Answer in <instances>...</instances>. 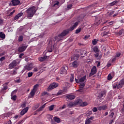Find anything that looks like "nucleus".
I'll use <instances>...</instances> for the list:
<instances>
[{
    "label": "nucleus",
    "instance_id": "nucleus-1",
    "mask_svg": "<svg viewBox=\"0 0 124 124\" xmlns=\"http://www.w3.org/2000/svg\"><path fill=\"white\" fill-rule=\"evenodd\" d=\"M58 39V37H55L53 41H49V45L47 46L46 49L44 52V53L46 55V54H47V53L49 52L51 53L55 48V45H56V44H55V42H58V41H60V40H57Z\"/></svg>",
    "mask_w": 124,
    "mask_h": 124
},
{
    "label": "nucleus",
    "instance_id": "nucleus-2",
    "mask_svg": "<svg viewBox=\"0 0 124 124\" xmlns=\"http://www.w3.org/2000/svg\"><path fill=\"white\" fill-rule=\"evenodd\" d=\"M36 7L33 6L32 7H30L29 8L27 9L26 11L27 13V17L28 19H31L32 17H33V15L36 13Z\"/></svg>",
    "mask_w": 124,
    "mask_h": 124
},
{
    "label": "nucleus",
    "instance_id": "nucleus-3",
    "mask_svg": "<svg viewBox=\"0 0 124 124\" xmlns=\"http://www.w3.org/2000/svg\"><path fill=\"white\" fill-rule=\"evenodd\" d=\"M78 22H76L72 27L70 28L69 29L64 30L60 34L58 35V37H60V36H65L66 34H68L69 31H73V30H74V29H75V28L78 26Z\"/></svg>",
    "mask_w": 124,
    "mask_h": 124
},
{
    "label": "nucleus",
    "instance_id": "nucleus-4",
    "mask_svg": "<svg viewBox=\"0 0 124 124\" xmlns=\"http://www.w3.org/2000/svg\"><path fill=\"white\" fill-rule=\"evenodd\" d=\"M124 85V79H123L120 80L118 83H115L113 84V89H121L123 88V86Z\"/></svg>",
    "mask_w": 124,
    "mask_h": 124
},
{
    "label": "nucleus",
    "instance_id": "nucleus-5",
    "mask_svg": "<svg viewBox=\"0 0 124 124\" xmlns=\"http://www.w3.org/2000/svg\"><path fill=\"white\" fill-rule=\"evenodd\" d=\"M58 86H59V84L53 82L51 83L47 88V91H51L53 89H55V88H57Z\"/></svg>",
    "mask_w": 124,
    "mask_h": 124
},
{
    "label": "nucleus",
    "instance_id": "nucleus-6",
    "mask_svg": "<svg viewBox=\"0 0 124 124\" xmlns=\"http://www.w3.org/2000/svg\"><path fill=\"white\" fill-rule=\"evenodd\" d=\"M28 47V45H22L20 46H19L18 48V52H24L25 51L27 48Z\"/></svg>",
    "mask_w": 124,
    "mask_h": 124
},
{
    "label": "nucleus",
    "instance_id": "nucleus-7",
    "mask_svg": "<svg viewBox=\"0 0 124 124\" xmlns=\"http://www.w3.org/2000/svg\"><path fill=\"white\" fill-rule=\"evenodd\" d=\"M17 62H18V60H14L9 65V67L10 69H12V68H14V67L17 65Z\"/></svg>",
    "mask_w": 124,
    "mask_h": 124
},
{
    "label": "nucleus",
    "instance_id": "nucleus-8",
    "mask_svg": "<svg viewBox=\"0 0 124 124\" xmlns=\"http://www.w3.org/2000/svg\"><path fill=\"white\" fill-rule=\"evenodd\" d=\"M95 73H96V66H93L91 69V73L89 74V77L93 76V75H94Z\"/></svg>",
    "mask_w": 124,
    "mask_h": 124
},
{
    "label": "nucleus",
    "instance_id": "nucleus-9",
    "mask_svg": "<svg viewBox=\"0 0 124 124\" xmlns=\"http://www.w3.org/2000/svg\"><path fill=\"white\" fill-rule=\"evenodd\" d=\"M11 2H12V4L13 5V6H15L16 5H18V4L20 3V0H12Z\"/></svg>",
    "mask_w": 124,
    "mask_h": 124
},
{
    "label": "nucleus",
    "instance_id": "nucleus-10",
    "mask_svg": "<svg viewBox=\"0 0 124 124\" xmlns=\"http://www.w3.org/2000/svg\"><path fill=\"white\" fill-rule=\"evenodd\" d=\"M24 68L26 70H28V71L31 70V69H32V64H29L26 66H25Z\"/></svg>",
    "mask_w": 124,
    "mask_h": 124
},
{
    "label": "nucleus",
    "instance_id": "nucleus-11",
    "mask_svg": "<svg viewBox=\"0 0 124 124\" xmlns=\"http://www.w3.org/2000/svg\"><path fill=\"white\" fill-rule=\"evenodd\" d=\"M29 110V108L28 107H26L24 108H23L21 111L20 112V115L21 116H24V114L25 113H27V112H28V110Z\"/></svg>",
    "mask_w": 124,
    "mask_h": 124
},
{
    "label": "nucleus",
    "instance_id": "nucleus-12",
    "mask_svg": "<svg viewBox=\"0 0 124 124\" xmlns=\"http://www.w3.org/2000/svg\"><path fill=\"white\" fill-rule=\"evenodd\" d=\"M60 73L61 74H66V73H67V71H66L65 67L61 68L60 70Z\"/></svg>",
    "mask_w": 124,
    "mask_h": 124
},
{
    "label": "nucleus",
    "instance_id": "nucleus-13",
    "mask_svg": "<svg viewBox=\"0 0 124 124\" xmlns=\"http://www.w3.org/2000/svg\"><path fill=\"white\" fill-rule=\"evenodd\" d=\"M98 110L99 111H101V110H106L107 109V106L106 105L101 106L97 107Z\"/></svg>",
    "mask_w": 124,
    "mask_h": 124
},
{
    "label": "nucleus",
    "instance_id": "nucleus-14",
    "mask_svg": "<svg viewBox=\"0 0 124 124\" xmlns=\"http://www.w3.org/2000/svg\"><path fill=\"white\" fill-rule=\"evenodd\" d=\"M79 84L86 83V76L82 77L79 79Z\"/></svg>",
    "mask_w": 124,
    "mask_h": 124
},
{
    "label": "nucleus",
    "instance_id": "nucleus-15",
    "mask_svg": "<svg viewBox=\"0 0 124 124\" xmlns=\"http://www.w3.org/2000/svg\"><path fill=\"white\" fill-rule=\"evenodd\" d=\"M15 92V91H14L12 92L11 94V96H12L11 97L12 100H14V101H15V100L17 99V96H16V95H13V93H14Z\"/></svg>",
    "mask_w": 124,
    "mask_h": 124
},
{
    "label": "nucleus",
    "instance_id": "nucleus-16",
    "mask_svg": "<svg viewBox=\"0 0 124 124\" xmlns=\"http://www.w3.org/2000/svg\"><path fill=\"white\" fill-rule=\"evenodd\" d=\"M66 92V90H65V89H63V90H60L58 91V92L57 93V95H62V94H64V92Z\"/></svg>",
    "mask_w": 124,
    "mask_h": 124
},
{
    "label": "nucleus",
    "instance_id": "nucleus-17",
    "mask_svg": "<svg viewBox=\"0 0 124 124\" xmlns=\"http://www.w3.org/2000/svg\"><path fill=\"white\" fill-rule=\"evenodd\" d=\"M35 94V91L34 90H32L29 96V98H32V97L34 96Z\"/></svg>",
    "mask_w": 124,
    "mask_h": 124
},
{
    "label": "nucleus",
    "instance_id": "nucleus-18",
    "mask_svg": "<svg viewBox=\"0 0 124 124\" xmlns=\"http://www.w3.org/2000/svg\"><path fill=\"white\" fill-rule=\"evenodd\" d=\"M78 65H79V63L77 61H74L72 62V66L74 68L78 67Z\"/></svg>",
    "mask_w": 124,
    "mask_h": 124
},
{
    "label": "nucleus",
    "instance_id": "nucleus-19",
    "mask_svg": "<svg viewBox=\"0 0 124 124\" xmlns=\"http://www.w3.org/2000/svg\"><path fill=\"white\" fill-rule=\"evenodd\" d=\"M85 83H80L79 86V89L78 90V92H82V90H83L84 87H85Z\"/></svg>",
    "mask_w": 124,
    "mask_h": 124
},
{
    "label": "nucleus",
    "instance_id": "nucleus-20",
    "mask_svg": "<svg viewBox=\"0 0 124 124\" xmlns=\"http://www.w3.org/2000/svg\"><path fill=\"white\" fill-rule=\"evenodd\" d=\"M23 13H19L14 18V20H17V19H19L20 17L23 16Z\"/></svg>",
    "mask_w": 124,
    "mask_h": 124
},
{
    "label": "nucleus",
    "instance_id": "nucleus-21",
    "mask_svg": "<svg viewBox=\"0 0 124 124\" xmlns=\"http://www.w3.org/2000/svg\"><path fill=\"white\" fill-rule=\"evenodd\" d=\"M105 92L104 91H102L101 93H99V96L98 97H99V98H102V97H104V96H105Z\"/></svg>",
    "mask_w": 124,
    "mask_h": 124
},
{
    "label": "nucleus",
    "instance_id": "nucleus-22",
    "mask_svg": "<svg viewBox=\"0 0 124 124\" xmlns=\"http://www.w3.org/2000/svg\"><path fill=\"white\" fill-rule=\"evenodd\" d=\"M46 59H47V56H45L44 57H39L38 60L40 62H44Z\"/></svg>",
    "mask_w": 124,
    "mask_h": 124
},
{
    "label": "nucleus",
    "instance_id": "nucleus-23",
    "mask_svg": "<svg viewBox=\"0 0 124 124\" xmlns=\"http://www.w3.org/2000/svg\"><path fill=\"white\" fill-rule=\"evenodd\" d=\"M53 7H55L56 8H59L60 6V2L56 1L54 4H52Z\"/></svg>",
    "mask_w": 124,
    "mask_h": 124
},
{
    "label": "nucleus",
    "instance_id": "nucleus-24",
    "mask_svg": "<svg viewBox=\"0 0 124 124\" xmlns=\"http://www.w3.org/2000/svg\"><path fill=\"white\" fill-rule=\"evenodd\" d=\"M66 97L68 99L72 100V99H74L75 98V96L74 95H68L66 96Z\"/></svg>",
    "mask_w": 124,
    "mask_h": 124
},
{
    "label": "nucleus",
    "instance_id": "nucleus-25",
    "mask_svg": "<svg viewBox=\"0 0 124 124\" xmlns=\"http://www.w3.org/2000/svg\"><path fill=\"white\" fill-rule=\"evenodd\" d=\"M93 51L94 53H99V49H98V47H97V46H95L93 48Z\"/></svg>",
    "mask_w": 124,
    "mask_h": 124
},
{
    "label": "nucleus",
    "instance_id": "nucleus-26",
    "mask_svg": "<svg viewBox=\"0 0 124 124\" xmlns=\"http://www.w3.org/2000/svg\"><path fill=\"white\" fill-rule=\"evenodd\" d=\"M54 120L56 123H57L59 124V123H61V119H60L59 117L55 116L54 117Z\"/></svg>",
    "mask_w": 124,
    "mask_h": 124
},
{
    "label": "nucleus",
    "instance_id": "nucleus-27",
    "mask_svg": "<svg viewBox=\"0 0 124 124\" xmlns=\"http://www.w3.org/2000/svg\"><path fill=\"white\" fill-rule=\"evenodd\" d=\"M118 3L117 1H114L108 4L109 6H114V5H116Z\"/></svg>",
    "mask_w": 124,
    "mask_h": 124
},
{
    "label": "nucleus",
    "instance_id": "nucleus-28",
    "mask_svg": "<svg viewBox=\"0 0 124 124\" xmlns=\"http://www.w3.org/2000/svg\"><path fill=\"white\" fill-rule=\"evenodd\" d=\"M0 38H1L2 39H4V38H5V34L2 32H0Z\"/></svg>",
    "mask_w": 124,
    "mask_h": 124
},
{
    "label": "nucleus",
    "instance_id": "nucleus-29",
    "mask_svg": "<svg viewBox=\"0 0 124 124\" xmlns=\"http://www.w3.org/2000/svg\"><path fill=\"white\" fill-rule=\"evenodd\" d=\"M97 42H98V40L96 39H94L93 40H92L93 45H96V44H97Z\"/></svg>",
    "mask_w": 124,
    "mask_h": 124
},
{
    "label": "nucleus",
    "instance_id": "nucleus-30",
    "mask_svg": "<svg viewBox=\"0 0 124 124\" xmlns=\"http://www.w3.org/2000/svg\"><path fill=\"white\" fill-rule=\"evenodd\" d=\"M74 103H72V102H70L69 104H68L67 105V107L68 108H71V107H73V106H74Z\"/></svg>",
    "mask_w": 124,
    "mask_h": 124
},
{
    "label": "nucleus",
    "instance_id": "nucleus-31",
    "mask_svg": "<svg viewBox=\"0 0 124 124\" xmlns=\"http://www.w3.org/2000/svg\"><path fill=\"white\" fill-rule=\"evenodd\" d=\"M17 74V71L14 70L13 72H10V75L12 76H14V75H16Z\"/></svg>",
    "mask_w": 124,
    "mask_h": 124
},
{
    "label": "nucleus",
    "instance_id": "nucleus-32",
    "mask_svg": "<svg viewBox=\"0 0 124 124\" xmlns=\"http://www.w3.org/2000/svg\"><path fill=\"white\" fill-rule=\"evenodd\" d=\"M23 36L20 35L19 36L18 40L19 42H22V41H23Z\"/></svg>",
    "mask_w": 124,
    "mask_h": 124
},
{
    "label": "nucleus",
    "instance_id": "nucleus-33",
    "mask_svg": "<svg viewBox=\"0 0 124 124\" xmlns=\"http://www.w3.org/2000/svg\"><path fill=\"white\" fill-rule=\"evenodd\" d=\"M47 119H48V121H52V119L53 118V116L51 115L48 114L47 116Z\"/></svg>",
    "mask_w": 124,
    "mask_h": 124
},
{
    "label": "nucleus",
    "instance_id": "nucleus-34",
    "mask_svg": "<svg viewBox=\"0 0 124 124\" xmlns=\"http://www.w3.org/2000/svg\"><path fill=\"white\" fill-rule=\"evenodd\" d=\"M74 80V75L71 74V76L70 77V82L72 83V82H73Z\"/></svg>",
    "mask_w": 124,
    "mask_h": 124
},
{
    "label": "nucleus",
    "instance_id": "nucleus-35",
    "mask_svg": "<svg viewBox=\"0 0 124 124\" xmlns=\"http://www.w3.org/2000/svg\"><path fill=\"white\" fill-rule=\"evenodd\" d=\"M88 105V103L86 102H84L81 104V106L84 107V106H87Z\"/></svg>",
    "mask_w": 124,
    "mask_h": 124
},
{
    "label": "nucleus",
    "instance_id": "nucleus-36",
    "mask_svg": "<svg viewBox=\"0 0 124 124\" xmlns=\"http://www.w3.org/2000/svg\"><path fill=\"white\" fill-rule=\"evenodd\" d=\"M54 107H55V105H52L49 107V111H52L54 109Z\"/></svg>",
    "mask_w": 124,
    "mask_h": 124
},
{
    "label": "nucleus",
    "instance_id": "nucleus-37",
    "mask_svg": "<svg viewBox=\"0 0 124 124\" xmlns=\"http://www.w3.org/2000/svg\"><path fill=\"white\" fill-rule=\"evenodd\" d=\"M112 78H113V76H112L111 74H108V80H112Z\"/></svg>",
    "mask_w": 124,
    "mask_h": 124
},
{
    "label": "nucleus",
    "instance_id": "nucleus-38",
    "mask_svg": "<svg viewBox=\"0 0 124 124\" xmlns=\"http://www.w3.org/2000/svg\"><path fill=\"white\" fill-rule=\"evenodd\" d=\"M39 86V85L38 84L35 85L33 87V91H34L35 92V90H36V89L38 88Z\"/></svg>",
    "mask_w": 124,
    "mask_h": 124
},
{
    "label": "nucleus",
    "instance_id": "nucleus-39",
    "mask_svg": "<svg viewBox=\"0 0 124 124\" xmlns=\"http://www.w3.org/2000/svg\"><path fill=\"white\" fill-rule=\"evenodd\" d=\"M15 83H21V80H20V78H16L15 80Z\"/></svg>",
    "mask_w": 124,
    "mask_h": 124
},
{
    "label": "nucleus",
    "instance_id": "nucleus-40",
    "mask_svg": "<svg viewBox=\"0 0 124 124\" xmlns=\"http://www.w3.org/2000/svg\"><path fill=\"white\" fill-rule=\"evenodd\" d=\"M81 30H82L81 28H79L78 29H77L76 30V33H79V32H80V31H81Z\"/></svg>",
    "mask_w": 124,
    "mask_h": 124
},
{
    "label": "nucleus",
    "instance_id": "nucleus-41",
    "mask_svg": "<svg viewBox=\"0 0 124 124\" xmlns=\"http://www.w3.org/2000/svg\"><path fill=\"white\" fill-rule=\"evenodd\" d=\"M74 59H75V60L77 61V60H78V59H79V55H78V54L74 56Z\"/></svg>",
    "mask_w": 124,
    "mask_h": 124
},
{
    "label": "nucleus",
    "instance_id": "nucleus-42",
    "mask_svg": "<svg viewBox=\"0 0 124 124\" xmlns=\"http://www.w3.org/2000/svg\"><path fill=\"white\" fill-rule=\"evenodd\" d=\"M36 40H37V38L34 37V38H32L30 40V42H32V41H36Z\"/></svg>",
    "mask_w": 124,
    "mask_h": 124
},
{
    "label": "nucleus",
    "instance_id": "nucleus-43",
    "mask_svg": "<svg viewBox=\"0 0 124 124\" xmlns=\"http://www.w3.org/2000/svg\"><path fill=\"white\" fill-rule=\"evenodd\" d=\"M3 88H2V90L3 91H6V90H7V89H8V86H6L5 85H3Z\"/></svg>",
    "mask_w": 124,
    "mask_h": 124
},
{
    "label": "nucleus",
    "instance_id": "nucleus-44",
    "mask_svg": "<svg viewBox=\"0 0 124 124\" xmlns=\"http://www.w3.org/2000/svg\"><path fill=\"white\" fill-rule=\"evenodd\" d=\"M91 121L90 120V119H88L85 122V124H91Z\"/></svg>",
    "mask_w": 124,
    "mask_h": 124
},
{
    "label": "nucleus",
    "instance_id": "nucleus-45",
    "mask_svg": "<svg viewBox=\"0 0 124 124\" xmlns=\"http://www.w3.org/2000/svg\"><path fill=\"white\" fill-rule=\"evenodd\" d=\"M42 110H43V108L41 107L36 111V112H40L42 111Z\"/></svg>",
    "mask_w": 124,
    "mask_h": 124
},
{
    "label": "nucleus",
    "instance_id": "nucleus-46",
    "mask_svg": "<svg viewBox=\"0 0 124 124\" xmlns=\"http://www.w3.org/2000/svg\"><path fill=\"white\" fill-rule=\"evenodd\" d=\"M82 102V100L81 99H78L77 100V103L78 104H80Z\"/></svg>",
    "mask_w": 124,
    "mask_h": 124
},
{
    "label": "nucleus",
    "instance_id": "nucleus-47",
    "mask_svg": "<svg viewBox=\"0 0 124 124\" xmlns=\"http://www.w3.org/2000/svg\"><path fill=\"white\" fill-rule=\"evenodd\" d=\"M28 77H31L32 76V72H29L28 73Z\"/></svg>",
    "mask_w": 124,
    "mask_h": 124
},
{
    "label": "nucleus",
    "instance_id": "nucleus-48",
    "mask_svg": "<svg viewBox=\"0 0 124 124\" xmlns=\"http://www.w3.org/2000/svg\"><path fill=\"white\" fill-rule=\"evenodd\" d=\"M116 60H117V57L114 56V57L111 60L112 62H115Z\"/></svg>",
    "mask_w": 124,
    "mask_h": 124
},
{
    "label": "nucleus",
    "instance_id": "nucleus-49",
    "mask_svg": "<svg viewBox=\"0 0 124 124\" xmlns=\"http://www.w3.org/2000/svg\"><path fill=\"white\" fill-rule=\"evenodd\" d=\"M94 56L95 58H98V56H99V52H95Z\"/></svg>",
    "mask_w": 124,
    "mask_h": 124
},
{
    "label": "nucleus",
    "instance_id": "nucleus-50",
    "mask_svg": "<svg viewBox=\"0 0 124 124\" xmlns=\"http://www.w3.org/2000/svg\"><path fill=\"white\" fill-rule=\"evenodd\" d=\"M72 8V4L68 5L67 6L68 9H71Z\"/></svg>",
    "mask_w": 124,
    "mask_h": 124
},
{
    "label": "nucleus",
    "instance_id": "nucleus-51",
    "mask_svg": "<svg viewBox=\"0 0 124 124\" xmlns=\"http://www.w3.org/2000/svg\"><path fill=\"white\" fill-rule=\"evenodd\" d=\"M90 37H91V35H85L84 37V38L85 39H89V38H90Z\"/></svg>",
    "mask_w": 124,
    "mask_h": 124
},
{
    "label": "nucleus",
    "instance_id": "nucleus-52",
    "mask_svg": "<svg viewBox=\"0 0 124 124\" xmlns=\"http://www.w3.org/2000/svg\"><path fill=\"white\" fill-rule=\"evenodd\" d=\"M120 56H121V53H118L116 54L115 57L116 58H119V57H120Z\"/></svg>",
    "mask_w": 124,
    "mask_h": 124
},
{
    "label": "nucleus",
    "instance_id": "nucleus-53",
    "mask_svg": "<svg viewBox=\"0 0 124 124\" xmlns=\"http://www.w3.org/2000/svg\"><path fill=\"white\" fill-rule=\"evenodd\" d=\"M108 26H105L103 27L102 29V31H105V30H107V29H108Z\"/></svg>",
    "mask_w": 124,
    "mask_h": 124
},
{
    "label": "nucleus",
    "instance_id": "nucleus-54",
    "mask_svg": "<svg viewBox=\"0 0 124 124\" xmlns=\"http://www.w3.org/2000/svg\"><path fill=\"white\" fill-rule=\"evenodd\" d=\"M15 13V10L13 11V12H11L10 14L9 15V16H12L13 14Z\"/></svg>",
    "mask_w": 124,
    "mask_h": 124
},
{
    "label": "nucleus",
    "instance_id": "nucleus-55",
    "mask_svg": "<svg viewBox=\"0 0 124 124\" xmlns=\"http://www.w3.org/2000/svg\"><path fill=\"white\" fill-rule=\"evenodd\" d=\"M93 112H97V108H96V107L93 108Z\"/></svg>",
    "mask_w": 124,
    "mask_h": 124
},
{
    "label": "nucleus",
    "instance_id": "nucleus-56",
    "mask_svg": "<svg viewBox=\"0 0 124 124\" xmlns=\"http://www.w3.org/2000/svg\"><path fill=\"white\" fill-rule=\"evenodd\" d=\"M5 60V57H2L1 58H0V62H2L3 61H4Z\"/></svg>",
    "mask_w": 124,
    "mask_h": 124
},
{
    "label": "nucleus",
    "instance_id": "nucleus-57",
    "mask_svg": "<svg viewBox=\"0 0 124 124\" xmlns=\"http://www.w3.org/2000/svg\"><path fill=\"white\" fill-rule=\"evenodd\" d=\"M92 110L88 111L87 113V116H89V115H92Z\"/></svg>",
    "mask_w": 124,
    "mask_h": 124
},
{
    "label": "nucleus",
    "instance_id": "nucleus-58",
    "mask_svg": "<svg viewBox=\"0 0 124 124\" xmlns=\"http://www.w3.org/2000/svg\"><path fill=\"white\" fill-rule=\"evenodd\" d=\"M75 81L78 84H80L79 79H78L77 78H75Z\"/></svg>",
    "mask_w": 124,
    "mask_h": 124
},
{
    "label": "nucleus",
    "instance_id": "nucleus-59",
    "mask_svg": "<svg viewBox=\"0 0 124 124\" xmlns=\"http://www.w3.org/2000/svg\"><path fill=\"white\" fill-rule=\"evenodd\" d=\"M115 11H113L110 12V13L109 14V16H111V15H113V14H114Z\"/></svg>",
    "mask_w": 124,
    "mask_h": 124
},
{
    "label": "nucleus",
    "instance_id": "nucleus-60",
    "mask_svg": "<svg viewBox=\"0 0 124 124\" xmlns=\"http://www.w3.org/2000/svg\"><path fill=\"white\" fill-rule=\"evenodd\" d=\"M24 123V121L23 120H20V121H19L17 123V124H23Z\"/></svg>",
    "mask_w": 124,
    "mask_h": 124
},
{
    "label": "nucleus",
    "instance_id": "nucleus-61",
    "mask_svg": "<svg viewBox=\"0 0 124 124\" xmlns=\"http://www.w3.org/2000/svg\"><path fill=\"white\" fill-rule=\"evenodd\" d=\"M23 56H24V54L21 53L19 55V58H20V59H22V57H23Z\"/></svg>",
    "mask_w": 124,
    "mask_h": 124
},
{
    "label": "nucleus",
    "instance_id": "nucleus-62",
    "mask_svg": "<svg viewBox=\"0 0 124 124\" xmlns=\"http://www.w3.org/2000/svg\"><path fill=\"white\" fill-rule=\"evenodd\" d=\"M21 107H22V108H24V107H26V104L24 103L22 104Z\"/></svg>",
    "mask_w": 124,
    "mask_h": 124
},
{
    "label": "nucleus",
    "instance_id": "nucleus-63",
    "mask_svg": "<svg viewBox=\"0 0 124 124\" xmlns=\"http://www.w3.org/2000/svg\"><path fill=\"white\" fill-rule=\"evenodd\" d=\"M123 30H121L119 31V33L120 34V35H122L123 34Z\"/></svg>",
    "mask_w": 124,
    "mask_h": 124
},
{
    "label": "nucleus",
    "instance_id": "nucleus-64",
    "mask_svg": "<svg viewBox=\"0 0 124 124\" xmlns=\"http://www.w3.org/2000/svg\"><path fill=\"white\" fill-rule=\"evenodd\" d=\"M46 105V103L44 104L43 106H42L41 108H42L43 109H44V108H45Z\"/></svg>",
    "mask_w": 124,
    "mask_h": 124
}]
</instances>
